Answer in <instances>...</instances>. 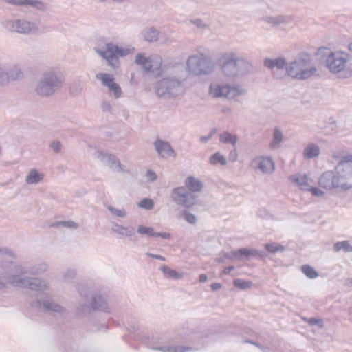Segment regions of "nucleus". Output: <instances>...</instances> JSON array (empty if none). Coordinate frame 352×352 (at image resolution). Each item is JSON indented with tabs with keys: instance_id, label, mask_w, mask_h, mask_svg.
Returning a JSON list of instances; mask_svg holds the SVG:
<instances>
[{
	"instance_id": "f257e3e1",
	"label": "nucleus",
	"mask_w": 352,
	"mask_h": 352,
	"mask_svg": "<svg viewBox=\"0 0 352 352\" xmlns=\"http://www.w3.org/2000/svg\"><path fill=\"white\" fill-rule=\"evenodd\" d=\"M2 267L6 270L2 275L8 283L20 287H26L32 291L44 292L49 289V285L45 280L38 278L23 276L24 274L37 275L46 272L48 265L45 263H40L33 265L23 267L15 263H4Z\"/></svg>"
},
{
	"instance_id": "f03ea898",
	"label": "nucleus",
	"mask_w": 352,
	"mask_h": 352,
	"mask_svg": "<svg viewBox=\"0 0 352 352\" xmlns=\"http://www.w3.org/2000/svg\"><path fill=\"white\" fill-rule=\"evenodd\" d=\"M352 155L342 157L333 170L324 172L318 178L320 188L327 191L345 192L352 188Z\"/></svg>"
},
{
	"instance_id": "7ed1b4c3",
	"label": "nucleus",
	"mask_w": 352,
	"mask_h": 352,
	"mask_svg": "<svg viewBox=\"0 0 352 352\" xmlns=\"http://www.w3.org/2000/svg\"><path fill=\"white\" fill-rule=\"evenodd\" d=\"M218 62L222 73L230 78L243 75L252 67L248 60L234 52L221 54Z\"/></svg>"
},
{
	"instance_id": "20e7f679",
	"label": "nucleus",
	"mask_w": 352,
	"mask_h": 352,
	"mask_svg": "<svg viewBox=\"0 0 352 352\" xmlns=\"http://www.w3.org/2000/svg\"><path fill=\"white\" fill-rule=\"evenodd\" d=\"M317 72V68L313 63L311 56L307 53H300L286 65L287 74L294 79L305 80Z\"/></svg>"
},
{
	"instance_id": "39448f33",
	"label": "nucleus",
	"mask_w": 352,
	"mask_h": 352,
	"mask_svg": "<svg viewBox=\"0 0 352 352\" xmlns=\"http://www.w3.org/2000/svg\"><path fill=\"white\" fill-rule=\"evenodd\" d=\"M64 81V76L58 69L49 68L42 74L35 91L40 96H51L63 86Z\"/></svg>"
},
{
	"instance_id": "423d86ee",
	"label": "nucleus",
	"mask_w": 352,
	"mask_h": 352,
	"mask_svg": "<svg viewBox=\"0 0 352 352\" xmlns=\"http://www.w3.org/2000/svg\"><path fill=\"white\" fill-rule=\"evenodd\" d=\"M350 55L343 51L331 52L326 57L324 63L329 71L338 75L341 79L352 76V67L349 65Z\"/></svg>"
},
{
	"instance_id": "0eeeda50",
	"label": "nucleus",
	"mask_w": 352,
	"mask_h": 352,
	"mask_svg": "<svg viewBox=\"0 0 352 352\" xmlns=\"http://www.w3.org/2000/svg\"><path fill=\"white\" fill-rule=\"evenodd\" d=\"M154 89L155 94L160 98H175L184 92V80L175 76H167L157 80Z\"/></svg>"
},
{
	"instance_id": "6e6552de",
	"label": "nucleus",
	"mask_w": 352,
	"mask_h": 352,
	"mask_svg": "<svg viewBox=\"0 0 352 352\" xmlns=\"http://www.w3.org/2000/svg\"><path fill=\"white\" fill-rule=\"evenodd\" d=\"M215 67L214 60L204 53L190 56L186 61V69L194 76L208 75Z\"/></svg>"
},
{
	"instance_id": "1a4fd4ad",
	"label": "nucleus",
	"mask_w": 352,
	"mask_h": 352,
	"mask_svg": "<svg viewBox=\"0 0 352 352\" xmlns=\"http://www.w3.org/2000/svg\"><path fill=\"white\" fill-rule=\"evenodd\" d=\"M95 50L100 56L107 60L110 66L117 68L120 63L118 58L133 54L135 48L133 47H120L113 43H107L104 46L97 47Z\"/></svg>"
},
{
	"instance_id": "9d476101",
	"label": "nucleus",
	"mask_w": 352,
	"mask_h": 352,
	"mask_svg": "<svg viewBox=\"0 0 352 352\" xmlns=\"http://www.w3.org/2000/svg\"><path fill=\"white\" fill-rule=\"evenodd\" d=\"M1 26L8 32L21 34H32L38 31V25L25 19H4L1 22Z\"/></svg>"
},
{
	"instance_id": "9b49d317",
	"label": "nucleus",
	"mask_w": 352,
	"mask_h": 352,
	"mask_svg": "<svg viewBox=\"0 0 352 352\" xmlns=\"http://www.w3.org/2000/svg\"><path fill=\"white\" fill-rule=\"evenodd\" d=\"M210 94L215 98L224 97L234 99L239 96L245 95L246 91L237 85H221L213 83L210 86Z\"/></svg>"
},
{
	"instance_id": "f8f14e48",
	"label": "nucleus",
	"mask_w": 352,
	"mask_h": 352,
	"mask_svg": "<svg viewBox=\"0 0 352 352\" xmlns=\"http://www.w3.org/2000/svg\"><path fill=\"white\" fill-rule=\"evenodd\" d=\"M170 197L177 205L188 208L196 204V197L185 187L174 188L171 191Z\"/></svg>"
},
{
	"instance_id": "ddd939ff",
	"label": "nucleus",
	"mask_w": 352,
	"mask_h": 352,
	"mask_svg": "<svg viewBox=\"0 0 352 352\" xmlns=\"http://www.w3.org/2000/svg\"><path fill=\"white\" fill-rule=\"evenodd\" d=\"M96 155V157L112 171L118 173H129V170L121 164L120 160L116 155L102 151H98Z\"/></svg>"
},
{
	"instance_id": "4468645a",
	"label": "nucleus",
	"mask_w": 352,
	"mask_h": 352,
	"mask_svg": "<svg viewBox=\"0 0 352 352\" xmlns=\"http://www.w3.org/2000/svg\"><path fill=\"white\" fill-rule=\"evenodd\" d=\"M78 309L81 313H90L96 310L107 312L109 307L105 297L98 294L92 296L89 305L82 304Z\"/></svg>"
},
{
	"instance_id": "2eb2a0df",
	"label": "nucleus",
	"mask_w": 352,
	"mask_h": 352,
	"mask_svg": "<svg viewBox=\"0 0 352 352\" xmlns=\"http://www.w3.org/2000/svg\"><path fill=\"white\" fill-rule=\"evenodd\" d=\"M30 305L44 312L63 313L65 311L64 307L48 298L41 299L37 297L36 301L30 302Z\"/></svg>"
},
{
	"instance_id": "dca6fc26",
	"label": "nucleus",
	"mask_w": 352,
	"mask_h": 352,
	"mask_svg": "<svg viewBox=\"0 0 352 352\" xmlns=\"http://www.w3.org/2000/svg\"><path fill=\"white\" fill-rule=\"evenodd\" d=\"M250 166L254 170H259L263 174H270L275 168L274 162L271 157L258 156L254 158Z\"/></svg>"
},
{
	"instance_id": "f3484780",
	"label": "nucleus",
	"mask_w": 352,
	"mask_h": 352,
	"mask_svg": "<svg viewBox=\"0 0 352 352\" xmlns=\"http://www.w3.org/2000/svg\"><path fill=\"white\" fill-rule=\"evenodd\" d=\"M96 77L101 81L103 86L107 87L110 91L113 92L116 98L121 97L122 93L121 87L114 81L113 75L107 73H98Z\"/></svg>"
},
{
	"instance_id": "a211bd4d",
	"label": "nucleus",
	"mask_w": 352,
	"mask_h": 352,
	"mask_svg": "<svg viewBox=\"0 0 352 352\" xmlns=\"http://www.w3.org/2000/svg\"><path fill=\"white\" fill-rule=\"evenodd\" d=\"M154 148L160 157L175 156V153L170 144L166 140L157 138L153 143Z\"/></svg>"
},
{
	"instance_id": "6ab92c4d",
	"label": "nucleus",
	"mask_w": 352,
	"mask_h": 352,
	"mask_svg": "<svg viewBox=\"0 0 352 352\" xmlns=\"http://www.w3.org/2000/svg\"><path fill=\"white\" fill-rule=\"evenodd\" d=\"M262 21L272 27L289 25L294 21V17L290 15L265 16Z\"/></svg>"
},
{
	"instance_id": "aec40b11",
	"label": "nucleus",
	"mask_w": 352,
	"mask_h": 352,
	"mask_svg": "<svg viewBox=\"0 0 352 352\" xmlns=\"http://www.w3.org/2000/svg\"><path fill=\"white\" fill-rule=\"evenodd\" d=\"M286 60L283 57H278L276 58H265L264 60V65L267 67L268 69L274 71V69H283L284 68L286 69L287 65ZM273 75L276 78H280V76H276V74L274 72H273Z\"/></svg>"
},
{
	"instance_id": "412c9836",
	"label": "nucleus",
	"mask_w": 352,
	"mask_h": 352,
	"mask_svg": "<svg viewBox=\"0 0 352 352\" xmlns=\"http://www.w3.org/2000/svg\"><path fill=\"white\" fill-rule=\"evenodd\" d=\"M112 232L124 237H131L135 235V228L132 226H124L117 223H113Z\"/></svg>"
},
{
	"instance_id": "4be33fe9",
	"label": "nucleus",
	"mask_w": 352,
	"mask_h": 352,
	"mask_svg": "<svg viewBox=\"0 0 352 352\" xmlns=\"http://www.w3.org/2000/svg\"><path fill=\"white\" fill-rule=\"evenodd\" d=\"M289 179L302 190H307L309 188V177L306 174H294L291 175Z\"/></svg>"
},
{
	"instance_id": "5701e85b",
	"label": "nucleus",
	"mask_w": 352,
	"mask_h": 352,
	"mask_svg": "<svg viewBox=\"0 0 352 352\" xmlns=\"http://www.w3.org/2000/svg\"><path fill=\"white\" fill-rule=\"evenodd\" d=\"M320 154V147L314 143H309L304 148L302 155L305 160H310L311 159L318 157Z\"/></svg>"
},
{
	"instance_id": "b1692460",
	"label": "nucleus",
	"mask_w": 352,
	"mask_h": 352,
	"mask_svg": "<svg viewBox=\"0 0 352 352\" xmlns=\"http://www.w3.org/2000/svg\"><path fill=\"white\" fill-rule=\"evenodd\" d=\"M185 186L187 190L191 193L200 192L203 188L202 182L193 176H189L186 179Z\"/></svg>"
},
{
	"instance_id": "393cba45",
	"label": "nucleus",
	"mask_w": 352,
	"mask_h": 352,
	"mask_svg": "<svg viewBox=\"0 0 352 352\" xmlns=\"http://www.w3.org/2000/svg\"><path fill=\"white\" fill-rule=\"evenodd\" d=\"M8 3L16 6H29L33 8H36L38 10H43L45 7L44 4L37 0H6Z\"/></svg>"
},
{
	"instance_id": "a878e982",
	"label": "nucleus",
	"mask_w": 352,
	"mask_h": 352,
	"mask_svg": "<svg viewBox=\"0 0 352 352\" xmlns=\"http://www.w3.org/2000/svg\"><path fill=\"white\" fill-rule=\"evenodd\" d=\"M162 59L157 58L155 64H153L151 60L148 58L146 63L142 65L144 71L146 72L156 73V75L160 76L162 74Z\"/></svg>"
},
{
	"instance_id": "bb28decb",
	"label": "nucleus",
	"mask_w": 352,
	"mask_h": 352,
	"mask_svg": "<svg viewBox=\"0 0 352 352\" xmlns=\"http://www.w3.org/2000/svg\"><path fill=\"white\" fill-rule=\"evenodd\" d=\"M44 175L39 173L36 169L30 170L25 177V183L28 185L37 184L43 179Z\"/></svg>"
},
{
	"instance_id": "cd10ccee",
	"label": "nucleus",
	"mask_w": 352,
	"mask_h": 352,
	"mask_svg": "<svg viewBox=\"0 0 352 352\" xmlns=\"http://www.w3.org/2000/svg\"><path fill=\"white\" fill-rule=\"evenodd\" d=\"M151 349L160 351L162 352H187L192 349L190 346H185L182 345L177 346H162L159 347L150 346Z\"/></svg>"
},
{
	"instance_id": "c85d7f7f",
	"label": "nucleus",
	"mask_w": 352,
	"mask_h": 352,
	"mask_svg": "<svg viewBox=\"0 0 352 352\" xmlns=\"http://www.w3.org/2000/svg\"><path fill=\"white\" fill-rule=\"evenodd\" d=\"M284 135L283 132L278 128H275L273 131L272 140L270 144V148L272 150H276L280 148V144L283 142Z\"/></svg>"
},
{
	"instance_id": "c756f323",
	"label": "nucleus",
	"mask_w": 352,
	"mask_h": 352,
	"mask_svg": "<svg viewBox=\"0 0 352 352\" xmlns=\"http://www.w3.org/2000/svg\"><path fill=\"white\" fill-rule=\"evenodd\" d=\"M142 34L144 40L148 42H154L157 40L160 32L155 28L151 27L144 30Z\"/></svg>"
},
{
	"instance_id": "7c9ffc66",
	"label": "nucleus",
	"mask_w": 352,
	"mask_h": 352,
	"mask_svg": "<svg viewBox=\"0 0 352 352\" xmlns=\"http://www.w3.org/2000/svg\"><path fill=\"white\" fill-rule=\"evenodd\" d=\"M237 136L229 132H224L219 135V141L224 144H231L235 146L237 143Z\"/></svg>"
},
{
	"instance_id": "2f4dec72",
	"label": "nucleus",
	"mask_w": 352,
	"mask_h": 352,
	"mask_svg": "<svg viewBox=\"0 0 352 352\" xmlns=\"http://www.w3.org/2000/svg\"><path fill=\"white\" fill-rule=\"evenodd\" d=\"M209 163L212 166L217 164L225 166L227 164V160L225 156L221 155L219 152H216L210 157Z\"/></svg>"
},
{
	"instance_id": "473e14b6",
	"label": "nucleus",
	"mask_w": 352,
	"mask_h": 352,
	"mask_svg": "<svg viewBox=\"0 0 352 352\" xmlns=\"http://www.w3.org/2000/svg\"><path fill=\"white\" fill-rule=\"evenodd\" d=\"M160 270L163 272L165 276H167L169 278H172L173 279L177 280L181 279L183 277V274L177 272L175 270L171 269L167 265H162L160 267Z\"/></svg>"
},
{
	"instance_id": "72a5a7b5",
	"label": "nucleus",
	"mask_w": 352,
	"mask_h": 352,
	"mask_svg": "<svg viewBox=\"0 0 352 352\" xmlns=\"http://www.w3.org/2000/svg\"><path fill=\"white\" fill-rule=\"evenodd\" d=\"M302 272L309 278L314 279L318 277V272L309 265H302L300 267Z\"/></svg>"
},
{
	"instance_id": "f704fd0d",
	"label": "nucleus",
	"mask_w": 352,
	"mask_h": 352,
	"mask_svg": "<svg viewBox=\"0 0 352 352\" xmlns=\"http://www.w3.org/2000/svg\"><path fill=\"white\" fill-rule=\"evenodd\" d=\"M333 250L336 252L344 250L345 252H352V246L350 244L349 241L345 240V241L336 243L333 245Z\"/></svg>"
},
{
	"instance_id": "c9c22d12",
	"label": "nucleus",
	"mask_w": 352,
	"mask_h": 352,
	"mask_svg": "<svg viewBox=\"0 0 352 352\" xmlns=\"http://www.w3.org/2000/svg\"><path fill=\"white\" fill-rule=\"evenodd\" d=\"M245 254H246V258H249L250 257H254V258H263L265 253L263 250H258L256 249L252 248H245Z\"/></svg>"
},
{
	"instance_id": "e433bc0d",
	"label": "nucleus",
	"mask_w": 352,
	"mask_h": 352,
	"mask_svg": "<svg viewBox=\"0 0 352 352\" xmlns=\"http://www.w3.org/2000/svg\"><path fill=\"white\" fill-rule=\"evenodd\" d=\"M108 210L111 213L112 215L118 218H124L127 216V212L124 208H116L112 206H107Z\"/></svg>"
},
{
	"instance_id": "4c0bfd02",
	"label": "nucleus",
	"mask_w": 352,
	"mask_h": 352,
	"mask_svg": "<svg viewBox=\"0 0 352 352\" xmlns=\"http://www.w3.org/2000/svg\"><path fill=\"white\" fill-rule=\"evenodd\" d=\"M233 285L234 287L241 289H246L252 287V283L251 281L236 278L234 280Z\"/></svg>"
},
{
	"instance_id": "58836bf2",
	"label": "nucleus",
	"mask_w": 352,
	"mask_h": 352,
	"mask_svg": "<svg viewBox=\"0 0 352 352\" xmlns=\"http://www.w3.org/2000/svg\"><path fill=\"white\" fill-rule=\"evenodd\" d=\"M59 226L72 230L77 229L78 228V224L72 221H58L52 225L54 227H58Z\"/></svg>"
},
{
	"instance_id": "ea45409f",
	"label": "nucleus",
	"mask_w": 352,
	"mask_h": 352,
	"mask_svg": "<svg viewBox=\"0 0 352 352\" xmlns=\"http://www.w3.org/2000/svg\"><path fill=\"white\" fill-rule=\"evenodd\" d=\"M138 232L140 234H145L148 236H155L156 232H154L152 227H146L144 226H139L137 230Z\"/></svg>"
},
{
	"instance_id": "a19ab883",
	"label": "nucleus",
	"mask_w": 352,
	"mask_h": 352,
	"mask_svg": "<svg viewBox=\"0 0 352 352\" xmlns=\"http://www.w3.org/2000/svg\"><path fill=\"white\" fill-rule=\"evenodd\" d=\"M138 207L150 210L154 207V202L151 199L144 198L138 203Z\"/></svg>"
},
{
	"instance_id": "79ce46f5",
	"label": "nucleus",
	"mask_w": 352,
	"mask_h": 352,
	"mask_svg": "<svg viewBox=\"0 0 352 352\" xmlns=\"http://www.w3.org/2000/svg\"><path fill=\"white\" fill-rule=\"evenodd\" d=\"M265 248L268 252L273 253V254H274L277 252H279V251L282 252L284 250V247L283 245L275 243H267L265 245Z\"/></svg>"
},
{
	"instance_id": "37998d69",
	"label": "nucleus",
	"mask_w": 352,
	"mask_h": 352,
	"mask_svg": "<svg viewBox=\"0 0 352 352\" xmlns=\"http://www.w3.org/2000/svg\"><path fill=\"white\" fill-rule=\"evenodd\" d=\"M76 274V272L74 269L69 268L63 272V278L66 280L74 278Z\"/></svg>"
},
{
	"instance_id": "c03bdc74",
	"label": "nucleus",
	"mask_w": 352,
	"mask_h": 352,
	"mask_svg": "<svg viewBox=\"0 0 352 352\" xmlns=\"http://www.w3.org/2000/svg\"><path fill=\"white\" fill-rule=\"evenodd\" d=\"M183 217L184 219L190 224H195L197 222V217L195 215L188 211H184L183 212Z\"/></svg>"
},
{
	"instance_id": "a18cd8bd",
	"label": "nucleus",
	"mask_w": 352,
	"mask_h": 352,
	"mask_svg": "<svg viewBox=\"0 0 352 352\" xmlns=\"http://www.w3.org/2000/svg\"><path fill=\"white\" fill-rule=\"evenodd\" d=\"M148 58L146 57L143 54L139 53L137 54L135 57V63L137 65L142 66L143 65L146 63V62L148 61Z\"/></svg>"
},
{
	"instance_id": "49530a36",
	"label": "nucleus",
	"mask_w": 352,
	"mask_h": 352,
	"mask_svg": "<svg viewBox=\"0 0 352 352\" xmlns=\"http://www.w3.org/2000/svg\"><path fill=\"white\" fill-rule=\"evenodd\" d=\"M306 191H310L311 194L315 197H322L324 195V192L321 189L317 187H311V186H309V189Z\"/></svg>"
},
{
	"instance_id": "de8ad7c7",
	"label": "nucleus",
	"mask_w": 352,
	"mask_h": 352,
	"mask_svg": "<svg viewBox=\"0 0 352 352\" xmlns=\"http://www.w3.org/2000/svg\"><path fill=\"white\" fill-rule=\"evenodd\" d=\"M245 248H241L236 251H232V254L238 259H241L242 257L246 258Z\"/></svg>"
},
{
	"instance_id": "09e8293b",
	"label": "nucleus",
	"mask_w": 352,
	"mask_h": 352,
	"mask_svg": "<svg viewBox=\"0 0 352 352\" xmlns=\"http://www.w3.org/2000/svg\"><path fill=\"white\" fill-rule=\"evenodd\" d=\"M50 148L55 153H58L62 148V144L60 141H53L50 144Z\"/></svg>"
},
{
	"instance_id": "8fccbe9b",
	"label": "nucleus",
	"mask_w": 352,
	"mask_h": 352,
	"mask_svg": "<svg viewBox=\"0 0 352 352\" xmlns=\"http://www.w3.org/2000/svg\"><path fill=\"white\" fill-rule=\"evenodd\" d=\"M146 177L147 180L151 182L156 181L157 179V174L152 170H148L146 171Z\"/></svg>"
},
{
	"instance_id": "3c124183",
	"label": "nucleus",
	"mask_w": 352,
	"mask_h": 352,
	"mask_svg": "<svg viewBox=\"0 0 352 352\" xmlns=\"http://www.w3.org/2000/svg\"><path fill=\"white\" fill-rule=\"evenodd\" d=\"M190 21L192 24L196 25L197 28H203L206 27V23L201 19H191Z\"/></svg>"
},
{
	"instance_id": "603ef678",
	"label": "nucleus",
	"mask_w": 352,
	"mask_h": 352,
	"mask_svg": "<svg viewBox=\"0 0 352 352\" xmlns=\"http://www.w3.org/2000/svg\"><path fill=\"white\" fill-rule=\"evenodd\" d=\"M101 109L103 112L111 113L112 111V107L109 102L104 101L101 104Z\"/></svg>"
},
{
	"instance_id": "864d4df0",
	"label": "nucleus",
	"mask_w": 352,
	"mask_h": 352,
	"mask_svg": "<svg viewBox=\"0 0 352 352\" xmlns=\"http://www.w3.org/2000/svg\"><path fill=\"white\" fill-rule=\"evenodd\" d=\"M171 236V234L168 232H156L155 237H161L164 239H168Z\"/></svg>"
},
{
	"instance_id": "5fc2aeb1",
	"label": "nucleus",
	"mask_w": 352,
	"mask_h": 352,
	"mask_svg": "<svg viewBox=\"0 0 352 352\" xmlns=\"http://www.w3.org/2000/svg\"><path fill=\"white\" fill-rule=\"evenodd\" d=\"M107 329V327L106 324H101L100 327L98 326H94L93 328L91 329V331L96 332V331H105Z\"/></svg>"
},
{
	"instance_id": "6e6d98bb",
	"label": "nucleus",
	"mask_w": 352,
	"mask_h": 352,
	"mask_svg": "<svg viewBox=\"0 0 352 352\" xmlns=\"http://www.w3.org/2000/svg\"><path fill=\"white\" fill-rule=\"evenodd\" d=\"M146 255L149 256V257H151V258L158 259V260H160V261H165L166 260L165 257H164L163 256L159 255V254H152V253H150V252H146Z\"/></svg>"
},
{
	"instance_id": "4d7b16f0",
	"label": "nucleus",
	"mask_w": 352,
	"mask_h": 352,
	"mask_svg": "<svg viewBox=\"0 0 352 352\" xmlns=\"http://www.w3.org/2000/svg\"><path fill=\"white\" fill-rule=\"evenodd\" d=\"M212 135H213V132L211 131L208 135L201 136L200 138V141L203 143H206L208 141H209L212 138Z\"/></svg>"
},
{
	"instance_id": "13d9d810",
	"label": "nucleus",
	"mask_w": 352,
	"mask_h": 352,
	"mask_svg": "<svg viewBox=\"0 0 352 352\" xmlns=\"http://www.w3.org/2000/svg\"><path fill=\"white\" fill-rule=\"evenodd\" d=\"M0 252L2 253V254H8V255H9L11 257H15V255L12 252V251H11L10 250H9L8 248L0 249Z\"/></svg>"
},
{
	"instance_id": "bf43d9fd",
	"label": "nucleus",
	"mask_w": 352,
	"mask_h": 352,
	"mask_svg": "<svg viewBox=\"0 0 352 352\" xmlns=\"http://www.w3.org/2000/svg\"><path fill=\"white\" fill-rule=\"evenodd\" d=\"M229 159L232 162H235L237 159V152L236 150H233L230 153Z\"/></svg>"
},
{
	"instance_id": "052dcab7",
	"label": "nucleus",
	"mask_w": 352,
	"mask_h": 352,
	"mask_svg": "<svg viewBox=\"0 0 352 352\" xmlns=\"http://www.w3.org/2000/svg\"><path fill=\"white\" fill-rule=\"evenodd\" d=\"M321 322V320L315 318H310L308 320V322L311 324H319Z\"/></svg>"
},
{
	"instance_id": "680f3d73",
	"label": "nucleus",
	"mask_w": 352,
	"mask_h": 352,
	"mask_svg": "<svg viewBox=\"0 0 352 352\" xmlns=\"http://www.w3.org/2000/svg\"><path fill=\"white\" fill-rule=\"evenodd\" d=\"M210 287H211L212 290L216 291V290L221 289V284L219 283H213L211 284Z\"/></svg>"
},
{
	"instance_id": "e2e57ef3",
	"label": "nucleus",
	"mask_w": 352,
	"mask_h": 352,
	"mask_svg": "<svg viewBox=\"0 0 352 352\" xmlns=\"http://www.w3.org/2000/svg\"><path fill=\"white\" fill-rule=\"evenodd\" d=\"M78 292L81 296H83L85 298H87V294H86L87 288H85V287L78 288Z\"/></svg>"
},
{
	"instance_id": "0e129e2a",
	"label": "nucleus",
	"mask_w": 352,
	"mask_h": 352,
	"mask_svg": "<svg viewBox=\"0 0 352 352\" xmlns=\"http://www.w3.org/2000/svg\"><path fill=\"white\" fill-rule=\"evenodd\" d=\"M245 342L254 344V345L256 346L257 347L262 349V346L259 343L256 342L253 340H245Z\"/></svg>"
},
{
	"instance_id": "69168bd1",
	"label": "nucleus",
	"mask_w": 352,
	"mask_h": 352,
	"mask_svg": "<svg viewBox=\"0 0 352 352\" xmlns=\"http://www.w3.org/2000/svg\"><path fill=\"white\" fill-rule=\"evenodd\" d=\"M234 269V266H229L228 267L224 268L223 272L226 274H229L232 270Z\"/></svg>"
},
{
	"instance_id": "338daca9",
	"label": "nucleus",
	"mask_w": 352,
	"mask_h": 352,
	"mask_svg": "<svg viewBox=\"0 0 352 352\" xmlns=\"http://www.w3.org/2000/svg\"><path fill=\"white\" fill-rule=\"evenodd\" d=\"M208 279V277L206 274H202L199 276V281L201 282V283H204Z\"/></svg>"
},
{
	"instance_id": "774afa93",
	"label": "nucleus",
	"mask_w": 352,
	"mask_h": 352,
	"mask_svg": "<svg viewBox=\"0 0 352 352\" xmlns=\"http://www.w3.org/2000/svg\"><path fill=\"white\" fill-rule=\"evenodd\" d=\"M225 257L226 258H228V259H232L233 258H235L232 254V252H229V253H226L225 254Z\"/></svg>"
}]
</instances>
